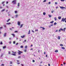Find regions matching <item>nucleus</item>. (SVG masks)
Instances as JSON below:
<instances>
[{
    "mask_svg": "<svg viewBox=\"0 0 66 66\" xmlns=\"http://www.w3.org/2000/svg\"><path fill=\"white\" fill-rule=\"evenodd\" d=\"M4 2H2V4H3L4 3Z\"/></svg>",
    "mask_w": 66,
    "mask_h": 66,
    "instance_id": "58836bf2",
    "label": "nucleus"
},
{
    "mask_svg": "<svg viewBox=\"0 0 66 66\" xmlns=\"http://www.w3.org/2000/svg\"><path fill=\"white\" fill-rule=\"evenodd\" d=\"M18 43H17L15 44V45H18Z\"/></svg>",
    "mask_w": 66,
    "mask_h": 66,
    "instance_id": "8fccbe9b",
    "label": "nucleus"
},
{
    "mask_svg": "<svg viewBox=\"0 0 66 66\" xmlns=\"http://www.w3.org/2000/svg\"><path fill=\"white\" fill-rule=\"evenodd\" d=\"M0 44H1V45H2V44H3V43H2V42H1V43H0Z\"/></svg>",
    "mask_w": 66,
    "mask_h": 66,
    "instance_id": "7c9ffc66",
    "label": "nucleus"
},
{
    "mask_svg": "<svg viewBox=\"0 0 66 66\" xmlns=\"http://www.w3.org/2000/svg\"><path fill=\"white\" fill-rule=\"evenodd\" d=\"M48 16H49V17H50V18L51 17V16H52L51 15H48Z\"/></svg>",
    "mask_w": 66,
    "mask_h": 66,
    "instance_id": "4c0bfd02",
    "label": "nucleus"
},
{
    "mask_svg": "<svg viewBox=\"0 0 66 66\" xmlns=\"http://www.w3.org/2000/svg\"><path fill=\"white\" fill-rule=\"evenodd\" d=\"M28 48V46H25V48Z\"/></svg>",
    "mask_w": 66,
    "mask_h": 66,
    "instance_id": "bb28decb",
    "label": "nucleus"
},
{
    "mask_svg": "<svg viewBox=\"0 0 66 66\" xmlns=\"http://www.w3.org/2000/svg\"><path fill=\"white\" fill-rule=\"evenodd\" d=\"M59 51L58 50H56L55 51V52H57Z\"/></svg>",
    "mask_w": 66,
    "mask_h": 66,
    "instance_id": "2eb2a0df",
    "label": "nucleus"
},
{
    "mask_svg": "<svg viewBox=\"0 0 66 66\" xmlns=\"http://www.w3.org/2000/svg\"><path fill=\"white\" fill-rule=\"evenodd\" d=\"M54 19L55 20V21H56V20H57L56 18V17H55V18H54Z\"/></svg>",
    "mask_w": 66,
    "mask_h": 66,
    "instance_id": "aec40b11",
    "label": "nucleus"
},
{
    "mask_svg": "<svg viewBox=\"0 0 66 66\" xmlns=\"http://www.w3.org/2000/svg\"><path fill=\"white\" fill-rule=\"evenodd\" d=\"M23 26V24H21V25L20 28H21Z\"/></svg>",
    "mask_w": 66,
    "mask_h": 66,
    "instance_id": "412c9836",
    "label": "nucleus"
},
{
    "mask_svg": "<svg viewBox=\"0 0 66 66\" xmlns=\"http://www.w3.org/2000/svg\"><path fill=\"white\" fill-rule=\"evenodd\" d=\"M8 53H9V54H11V52H10V51H9Z\"/></svg>",
    "mask_w": 66,
    "mask_h": 66,
    "instance_id": "e433bc0d",
    "label": "nucleus"
},
{
    "mask_svg": "<svg viewBox=\"0 0 66 66\" xmlns=\"http://www.w3.org/2000/svg\"><path fill=\"white\" fill-rule=\"evenodd\" d=\"M9 44H11V41H10L9 42Z\"/></svg>",
    "mask_w": 66,
    "mask_h": 66,
    "instance_id": "c03bdc74",
    "label": "nucleus"
},
{
    "mask_svg": "<svg viewBox=\"0 0 66 66\" xmlns=\"http://www.w3.org/2000/svg\"><path fill=\"white\" fill-rule=\"evenodd\" d=\"M60 1L61 2H64L65 1V0H60Z\"/></svg>",
    "mask_w": 66,
    "mask_h": 66,
    "instance_id": "a878e982",
    "label": "nucleus"
},
{
    "mask_svg": "<svg viewBox=\"0 0 66 66\" xmlns=\"http://www.w3.org/2000/svg\"><path fill=\"white\" fill-rule=\"evenodd\" d=\"M16 63L18 64V65H19L20 64V63L19 62H17Z\"/></svg>",
    "mask_w": 66,
    "mask_h": 66,
    "instance_id": "c9c22d12",
    "label": "nucleus"
},
{
    "mask_svg": "<svg viewBox=\"0 0 66 66\" xmlns=\"http://www.w3.org/2000/svg\"><path fill=\"white\" fill-rule=\"evenodd\" d=\"M65 30H66V28H64L63 29V31H65Z\"/></svg>",
    "mask_w": 66,
    "mask_h": 66,
    "instance_id": "4be33fe9",
    "label": "nucleus"
},
{
    "mask_svg": "<svg viewBox=\"0 0 66 66\" xmlns=\"http://www.w3.org/2000/svg\"><path fill=\"white\" fill-rule=\"evenodd\" d=\"M24 52H26L27 51V50L25 49L24 51Z\"/></svg>",
    "mask_w": 66,
    "mask_h": 66,
    "instance_id": "a19ab883",
    "label": "nucleus"
},
{
    "mask_svg": "<svg viewBox=\"0 0 66 66\" xmlns=\"http://www.w3.org/2000/svg\"><path fill=\"white\" fill-rule=\"evenodd\" d=\"M51 25H50L49 26V28H51Z\"/></svg>",
    "mask_w": 66,
    "mask_h": 66,
    "instance_id": "ea45409f",
    "label": "nucleus"
},
{
    "mask_svg": "<svg viewBox=\"0 0 66 66\" xmlns=\"http://www.w3.org/2000/svg\"><path fill=\"white\" fill-rule=\"evenodd\" d=\"M60 46H61V47H62V46H63V45L62 44H61L60 45Z\"/></svg>",
    "mask_w": 66,
    "mask_h": 66,
    "instance_id": "c85d7f7f",
    "label": "nucleus"
},
{
    "mask_svg": "<svg viewBox=\"0 0 66 66\" xmlns=\"http://www.w3.org/2000/svg\"><path fill=\"white\" fill-rule=\"evenodd\" d=\"M12 35V36H13V37H15V34H11Z\"/></svg>",
    "mask_w": 66,
    "mask_h": 66,
    "instance_id": "9d476101",
    "label": "nucleus"
},
{
    "mask_svg": "<svg viewBox=\"0 0 66 66\" xmlns=\"http://www.w3.org/2000/svg\"><path fill=\"white\" fill-rule=\"evenodd\" d=\"M21 66H24V65L23 64H21Z\"/></svg>",
    "mask_w": 66,
    "mask_h": 66,
    "instance_id": "680f3d73",
    "label": "nucleus"
},
{
    "mask_svg": "<svg viewBox=\"0 0 66 66\" xmlns=\"http://www.w3.org/2000/svg\"><path fill=\"white\" fill-rule=\"evenodd\" d=\"M61 49H65V47H62L61 48Z\"/></svg>",
    "mask_w": 66,
    "mask_h": 66,
    "instance_id": "a211bd4d",
    "label": "nucleus"
},
{
    "mask_svg": "<svg viewBox=\"0 0 66 66\" xmlns=\"http://www.w3.org/2000/svg\"><path fill=\"white\" fill-rule=\"evenodd\" d=\"M0 9H2V6H1L0 7Z\"/></svg>",
    "mask_w": 66,
    "mask_h": 66,
    "instance_id": "0e129e2a",
    "label": "nucleus"
},
{
    "mask_svg": "<svg viewBox=\"0 0 66 66\" xmlns=\"http://www.w3.org/2000/svg\"><path fill=\"white\" fill-rule=\"evenodd\" d=\"M14 28L13 27H12L11 28H10V30H12V29H14Z\"/></svg>",
    "mask_w": 66,
    "mask_h": 66,
    "instance_id": "5701e85b",
    "label": "nucleus"
},
{
    "mask_svg": "<svg viewBox=\"0 0 66 66\" xmlns=\"http://www.w3.org/2000/svg\"><path fill=\"white\" fill-rule=\"evenodd\" d=\"M20 57H21L20 56H19L18 57V59H19V58H20Z\"/></svg>",
    "mask_w": 66,
    "mask_h": 66,
    "instance_id": "5fc2aeb1",
    "label": "nucleus"
},
{
    "mask_svg": "<svg viewBox=\"0 0 66 66\" xmlns=\"http://www.w3.org/2000/svg\"><path fill=\"white\" fill-rule=\"evenodd\" d=\"M18 53L19 55H20V54H21V53H22V52H21L19 50H18Z\"/></svg>",
    "mask_w": 66,
    "mask_h": 66,
    "instance_id": "f257e3e1",
    "label": "nucleus"
},
{
    "mask_svg": "<svg viewBox=\"0 0 66 66\" xmlns=\"http://www.w3.org/2000/svg\"><path fill=\"white\" fill-rule=\"evenodd\" d=\"M12 54V55H14V56H15V55H16V54Z\"/></svg>",
    "mask_w": 66,
    "mask_h": 66,
    "instance_id": "b1692460",
    "label": "nucleus"
},
{
    "mask_svg": "<svg viewBox=\"0 0 66 66\" xmlns=\"http://www.w3.org/2000/svg\"><path fill=\"white\" fill-rule=\"evenodd\" d=\"M43 14L44 15H46V12H43Z\"/></svg>",
    "mask_w": 66,
    "mask_h": 66,
    "instance_id": "393cba45",
    "label": "nucleus"
},
{
    "mask_svg": "<svg viewBox=\"0 0 66 66\" xmlns=\"http://www.w3.org/2000/svg\"><path fill=\"white\" fill-rule=\"evenodd\" d=\"M15 33H17L18 31H14Z\"/></svg>",
    "mask_w": 66,
    "mask_h": 66,
    "instance_id": "a18cd8bd",
    "label": "nucleus"
},
{
    "mask_svg": "<svg viewBox=\"0 0 66 66\" xmlns=\"http://www.w3.org/2000/svg\"><path fill=\"white\" fill-rule=\"evenodd\" d=\"M48 66H50V64H48Z\"/></svg>",
    "mask_w": 66,
    "mask_h": 66,
    "instance_id": "e2e57ef3",
    "label": "nucleus"
},
{
    "mask_svg": "<svg viewBox=\"0 0 66 66\" xmlns=\"http://www.w3.org/2000/svg\"><path fill=\"white\" fill-rule=\"evenodd\" d=\"M20 5V4L19 3H18V7Z\"/></svg>",
    "mask_w": 66,
    "mask_h": 66,
    "instance_id": "2f4dec72",
    "label": "nucleus"
},
{
    "mask_svg": "<svg viewBox=\"0 0 66 66\" xmlns=\"http://www.w3.org/2000/svg\"><path fill=\"white\" fill-rule=\"evenodd\" d=\"M4 11H5V10L3 9V10H2L1 11H2V12H4Z\"/></svg>",
    "mask_w": 66,
    "mask_h": 66,
    "instance_id": "473e14b6",
    "label": "nucleus"
},
{
    "mask_svg": "<svg viewBox=\"0 0 66 66\" xmlns=\"http://www.w3.org/2000/svg\"><path fill=\"white\" fill-rule=\"evenodd\" d=\"M3 49H5L6 48V46H3Z\"/></svg>",
    "mask_w": 66,
    "mask_h": 66,
    "instance_id": "f3484780",
    "label": "nucleus"
},
{
    "mask_svg": "<svg viewBox=\"0 0 66 66\" xmlns=\"http://www.w3.org/2000/svg\"><path fill=\"white\" fill-rule=\"evenodd\" d=\"M54 25H56V23L55 22V23H54Z\"/></svg>",
    "mask_w": 66,
    "mask_h": 66,
    "instance_id": "72a5a7b5",
    "label": "nucleus"
},
{
    "mask_svg": "<svg viewBox=\"0 0 66 66\" xmlns=\"http://www.w3.org/2000/svg\"><path fill=\"white\" fill-rule=\"evenodd\" d=\"M16 0H13V1L12 2V3H13V4H16Z\"/></svg>",
    "mask_w": 66,
    "mask_h": 66,
    "instance_id": "f03ea898",
    "label": "nucleus"
},
{
    "mask_svg": "<svg viewBox=\"0 0 66 66\" xmlns=\"http://www.w3.org/2000/svg\"><path fill=\"white\" fill-rule=\"evenodd\" d=\"M2 56H3V54L1 56V57H2Z\"/></svg>",
    "mask_w": 66,
    "mask_h": 66,
    "instance_id": "774afa93",
    "label": "nucleus"
},
{
    "mask_svg": "<svg viewBox=\"0 0 66 66\" xmlns=\"http://www.w3.org/2000/svg\"><path fill=\"white\" fill-rule=\"evenodd\" d=\"M16 61L17 62H19V60H17Z\"/></svg>",
    "mask_w": 66,
    "mask_h": 66,
    "instance_id": "69168bd1",
    "label": "nucleus"
},
{
    "mask_svg": "<svg viewBox=\"0 0 66 66\" xmlns=\"http://www.w3.org/2000/svg\"><path fill=\"white\" fill-rule=\"evenodd\" d=\"M63 64H64V65H65V64H66V63L63 62Z\"/></svg>",
    "mask_w": 66,
    "mask_h": 66,
    "instance_id": "3c124183",
    "label": "nucleus"
},
{
    "mask_svg": "<svg viewBox=\"0 0 66 66\" xmlns=\"http://www.w3.org/2000/svg\"><path fill=\"white\" fill-rule=\"evenodd\" d=\"M15 16L16 17H17V16H18V15H15Z\"/></svg>",
    "mask_w": 66,
    "mask_h": 66,
    "instance_id": "79ce46f5",
    "label": "nucleus"
},
{
    "mask_svg": "<svg viewBox=\"0 0 66 66\" xmlns=\"http://www.w3.org/2000/svg\"><path fill=\"white\" fill-rule=\"evenodd\" d=\"M6 33H5L4 35V37H5L6 36Z\"/></svg>",
    "mask_w": 66,
    "mask_h": 66,
    "instance_id": "0eeeda50",
    "label": "nucleus"
},
{
    "mask_svg": "<svg viewBox=\"0 0 66 66\" xmlns=\"http://www.w3.org/2000/svg\"><path fill=\"white\" fill-rule=\"evenodd\" d=\"M60 7L62 10H63V9H66V7H64L63 6H60Z\"/></svg>",
    "mask_w": 66,
    "mask_h": 66,
    "instance_id": "39448f33",
    "label": "nucleus"
},
{
    "mask_svg": "<svg viewBox=\"0 0 66 66\" xmlns=\"http://www.w3.org/2000/svg\"><path fill=\"white\" fill-rule=\"evenodd\" d=\"M30 34V30H29L28 32V34Z\"/></svg>",
    "mask_w": 66,
    "mask_h": 66,
    "instance_id": "f8f14e48",
    "label": "nucleus"
},
{
    "mask_svg": "<svg viewBox=\"0 0 66 66\" xmlns=\"http://www.w3.org/2000/svg\"><path fill=\"white\" fill-rule=\"evenodd\" d=\"M18 24L19 25V26H20V22L18 21Z\"/></svg>",
    "mask_w": 66,
    "mask_h": 66,
    "instance_id": "423d86ee",
    "label": "nucleus"
},
{
    "mask_svg": "<svg viewBox=\"0 0 66 66\" xmlns=\"http://www.w3.org/2000/svg\"><path fill=\"white\" fill-rule=\"evenodd\" d=\"M66 18H65V19H64V18H62V20L61 21V22H62V21L64 22V21H65L66 20Z\"/></svg>",
    "mask_w": 66,
    "mask_h": 66,
    "instance_id": "7ed1b4c3",
    "label": "nucleus"
},
{
    "mask_svg": "<svg viewBox=\"0 0 66 66\" xmlns=\"http://www.w3.org/2000/svg\"><path fill=\"white\" fill-rule=\"evenodd\" d=\"M53 26V24H51V27H52V26Z\"/></svg>",
    "mask_w": 66,
    "mask_h": 66,
    "instance_id": "864d4df0",
    "label": "nucleus"
},
{
    "mask_svg": "<svg viewBox=\"0 0 66 66\" xmlns=\"http://www.w3.org/2000/svg\"><path fill=\"white\" fill-rule=\"evenodd\" d=\"M46 1H47V0H45L43 1V2H46Z\"/></svg>",
    "mask_w": 66,
    "mask_h": 66,
    "instance_id": "f704fd0d",
    "label": "nucleus"
},
{
    "mask_svg": "<svg viewBox=\"0 0 66 66\" xmlns=\"http://www.w3.org/2000/svg\"><path fill=\"white\" fill-rule=\"evenodd\" d=\"M57 31H58V30H56L55 31V32H57Z\"/></svg>",
    "mask_w": 66,
    "mask_h": 66,
    "instance_id": "bf43d9fd",
    "label": "nucleus"
},
{
    "mask_svg": "<svg viewBox=\"0 0 66 66\" xmlns=\"http://www.w3.org/2000/svg\"><path fill=\"white\" fill-rule=\"evenodd\" d=\"M12 53H16V52H12Z\"/></svg>",
    "mask_w": 66,
    "mask_h": 66,
    "instance_id": "603ef678",
    "label": "nucleus"
},
{
    "mask_svg": "<svg viewBox=\"0 0 66 66\" xmlns=\"http://www.w3.org/2000/svg\"><path fill=\"white\" fill-rule=\"evenodd\" d=\"M51 4V2H49L48 3V4Z\"/></svg>",
    "mask_w": 66,
    "mask_h": 66,
    "instance_id": "09e8293b",
    "label": "nucleus"
},
{
    "mask_svg": "<svg viewBox=\"0 0 66 66\" xmlns=\"http://www.w3.org/2000/svg\"><path fill=\"white\" fill-rule=\"evenodd\" d=\"M14 12L15 14H16V13H17V11H15Z\"/></svg>",
    "mask_w": 66,
    "mask_h": 66,
    "instance_id": "cd10ccee",
    "label": "nucleus"
},
{
    "mask_svg": "<svg viewBox=\"0 0 66 66\" xmlns=\"http://www.w3.org/2000/svg\"><path fill=\"white\" fill-rule=\"evenodd\" d=\"M24 35H23V36H21V38H24Z\"/></svg>",
    "mask_w": 66,
    "mask_h": 66,
    "instance_id": "9b49d317",
    "label": "nucleus"
},
{
    "mask_svg": "<svg viewBox=\"0 0 66 66\" xmlns=\"http://www.w3.org/2000/svg\"><path fill=\"white\" fill-rule=\"evenodd\" d=\"M40 28H42V29H42V30H45V28H44V27H40Z\"/></svg>",
    "mask_w": 66,
    "mask_h": 66,
    "instance_id": "6e6552de",
    "label": "nucleus"
},
{
    "mask_svg": "<svg viewBox=\"0 0 66 66\" xmlns=\"http://www.w3.org/2000/svg\"><path fill=\"white\" fill-rule=\"evenodd\" d=\"M60 38H61L60 37V36H59L58 37V39H60Z\"/></svg>",
    "mask_w": 66,
    "mask_h": 66,
    "instance_id": "ddd939ff",
    "label": "nucleus"
},
{
    "mask_svg": "<svg viewBox=\"0 0 66 66\" xmlns=\"http://www.w3.org/2000/svg\"><path fill=\"white\" fill-rule=\"evenodd\" d=\"M53 22H54V21H52L50 22V23H52V24L53 23Z\"/></svg>",
    "mask_w": 66,
    "mask_h": 66,
    "instance_id": "4468645a",
    "label": "nucleus"
},
{
    "mask_svg": "<svg viewBox=\"0 0 66 66\" xmlns=\"http://www.w3.org/2000/svg\"><path fill=\"white\" fill-rule=\"evenodd\" d=\"M13 43L14 44H15V41H13Z\"/></svg>",
    "mask_w": 66,
    "mask_h": 66,
    "instance_id": "37998d69",
    "label": "nucleus"
},
{
    "mask_svg": "<svg viewBox=\"0 0 66 66\" xmlns=\"http://www.w3.org/2000/svg\"><path fill=\"white\" fill-rule=\"evenodd\" d=\"M61 31H64V30L63 29V28H60V29L59 30V32H60Z\"/></svg>",
    "mask_w": 66,
    "mask_h": 66,
    "instance_id": "20e7f679",
    "label": "nucleus"
},
{
    "mask_svg": "<svg viewBox=\"0 0 66 66\" xmlns=\"http://www.w3.org/2000/svg\"><path fill=\"white\" fill-rule=\"evenodd\" d=\"M53 12H54V11H51V13H53Z\"/></svg>",
    "mask_w": 66,
    "mask_h": 66,
    "instance_id": "13d9d810",
    "label": "nucleus"
},
{
    "mask_svg": "<svg viewBox=\"0 0 66 66\" xmlns=\"http://www.w3.org/2000/svg\"><path fill=\"white\" fill-rule=\"evenodd\" d=\"M44 54H46V52H44Z\"/></svg>",
    "mask_w": 66,
    "mask_h": 66,
    "instance_id": "6e6d98bb",
    "label": "nucleus"
},
{
    "mask_svg": "<svg viewBox=\"0 0 66 66\" xmlns=\"http://www.w3.org/2000/svg\"><path fill=\"white\" fill-rule=\"evenodd\" d=\"M4 65L3 64H1V66H4Z\"/></svg>",
    "mask_w": 66,
    "mask_h": 66,
    "instance_id": "4d7b16f0",
    "label": "nucleus"
},
{
    "mask_svg": "<svg viewBox=\"0 0 66 66\" xmlns=\"http://www.w3.org/2000/svg\"><path fill=\"white\" fill-rule=\"evenodd\" d=\"M55 4H57V3L56 2H55Z\"/></svg>",
    "mask_w": 66,
    "mask_h": 66,
    "instance_id": "49530a36",
    "label": "nucleus"
},
{
    "mask_svg": "<svg viewBox=\"0 0 66 66\" xmlns=\"http://www.w3.org/2000/svg\"><path fill=\"white\" fill-rule=\"evenodd\" d=\"M10 20V19H9L7 21V22H9V21Z\"/></svg>",
    "mask_w": 66,
    "mask_h": 66,
    "instance_id": "6ab92c4d",
    "label": "nucleus"
},
{
    "mask_svg": "<svg viewBox=\"0 0 66 66\" xmlns=\"http://www.w3.org/2000/svg\"><path fill=\"white\" fill-rule=\"evenodd\" d=\"M10 64H12V62L11 61V62H10Z\"/></svg>",
    "mask_w": 66,
    "mask_h": 66,
    "instance_id": "de8ad7c7",
    "label": "nucleus"
},
{
    "mask_svg": "<svg viewBox=\"0 0 66 66\" xmlns=\"http://www.w3.org/2000/svg\"><path fill=\"white\" fill-rule=\"evenodd\" d=\"M61 18H62V17H61V16H59L58 17V19L59 20L61 19Z\"/></svg>",
    "mask_w": 66,
    "mask_h": 66,
    "instance_id": "1a4fd4ad",
    "label": "nucleus"
},
{
    "mask_svg": "<svg viewBox=\"0 0 66 66\" xmlns=\"http://www.w3.org/2000/svg\"><path fill=\"white\" fill-rule=\"evenodd\" d=\"M35 31H38V29H37V30H35Z\"/></svg>",
    "mask_w": 66,
    "mask_h": 66,
    "instance_id": "052dcab7",
    "label": "nucleus"
},
{
    "mask_svg": "<svg viewBox=\"0 0 66 66\" xmlns=\"http://www.w3.org/2000/svg\"><path fill=\"white\" fill-rule=\"evenodd\" d=\"M40 51H39V50H38V52H39Z\"/></svg>",
    "mask_w": 66,
    "mask_h": 66,
    "instance_id": "338daca9",
    "label": "nucleus"
},
{
    "mask_svg": "<svg viewBox=\"0 0 66 66\" xmlns=\"http://www.w3.org/2000/svg\"><path fill=\"white\" fill-rule=\"evenodd\" d=\"M11 24V23L10 22V23H6V24H8V25H9V24Z\"/></svg>",
    "mask_w": 66,
    "mask_h": 66,
    "instance_id": "dca6fc26",
    "label": "nucleus"
},
{
    "mask_svg": "<svg viewBox=\"0 0 66 66\" xmlns=\"http://www.w3.org/2000/svg\"><path fill=\"white\" fill-rule=\"evenodd\" d=\"M20 47L21 48H23V46H22V45L21 46H20Z\"/></svg>",
    "mask_w": 66,
    "mask_h": 66,
    "instance_id": "c756f323",
    "label": "nucleus"
}]
</instances>
